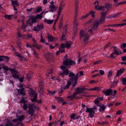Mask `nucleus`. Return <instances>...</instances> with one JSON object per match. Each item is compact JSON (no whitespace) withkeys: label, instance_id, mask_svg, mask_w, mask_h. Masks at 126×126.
Listing matches in <instances>:
<instances>
[{"label":"nucleus","instance_id":"1","mask_svg":"<svg viewBox=\"0 0 126 126\" xmlns=\"http://www.w3.org/2000/svg\"><path fill=\"white\" fill-rule=\"evenodd\" d=\"M69 77H71L70 78L69 81L72 83H73V87L75 86L77 83V81L78 78L80 77V76H79L78 73L75 75L73 73L70 72L69 75Z\"/></svg>","mask_w":126,"mask_h":126},{"label":"nucleus","instance_id":"2","mask_svg":"<svg viewBox=\"0 0 126 126\" xmlns=\"http://www.w3.org/2000/svg\"><path fill=\"white\" fill-rule=\"evenodd\" d=\"M79 35L80 39H82L83 37L84 43L85 44L87 43L89 38L88 34L86 33H84V31L82 30H81L79 33Z\"/></svg>","mask_w":126,"mask_h":126},{"label":"nucleus","instance_id":"3","mask_svg":"<svg viewBox=\"0 0 126 126\" xmlns=\"http://www.w3.org/2000/svg\"><path fill=\"white\" fill-rule=\"evenodd\" d=\"M78 9H75V16L73 21V28L74 31L77 30V28L78 25V21L77 19V17L78 14Z\"/></svg>","mask_w":126,"mask_h":126},{"label":"nucleus","instance_id":"4","mask_svg":"<svg viewBox=\"0 0 126 126\" xmlns=\"http://www.w3.org/2000/svg\"><path fill=\"white\" fill-rule=\"evenodd\" d=\"M33 107L35 108L34 104L31 103H30L29 104L28 106L29 110L27 112L31 116V118H32V116L33 115L35 112V110Z\"/></svg>","mask_w":126,"mask_h":126},{"label":"nucleus","instance_id":"5","mask_svg":"<svg viewBox=\"0 0 126 126\" xmlns=\"http://www.w3.org/2000/svg\"><path fill=\"white\" fill-rule=\"evenodd\" d=\"M9 70L11 72L12 77L14 79H16L19 78V76L18 71L13 69H10Z\"/></svg>","mask_w":126,"mask_h":126},{"label":"nucleus","instance_id":"6","mask_svg":"<svg viewBox=\"0 0 126 126\" xmlns=\"http://www.w3.org/2000/svg\"><path fill=\"white\" fill-rule=\"evenodd\" d=\"M86 112L89 113L88 115L89 117L92 118L94 116V115L95 113V111L93 110L92 108H86Z\"/></svg>","mask_w":126,"mask_h":126},{"label":"nucleus","instance_id":"7","mask_svg":"<svg viewBox=\"0 0 126 126\" xmlns=\"http://www.w3.org/2000/svg\"><path fill=\"white\" fill-rule=\"evenodd\" d=\"M63 63L65 65L67 66L69 65H75L76 64L75 62L72 61L70 59H68L67 60L64 61Z\"/></svg>","mask_w":126,"mask_h":126},{"label":"nucleus","instance_id":"8","mask_svg":"<svg viewBox=\"0 0 126 126\" xmlns=\"http://www.w3.org/2000/svg\"><path fill=\"white\" fill-rule=\"evenodd\" d=\"M44 28V25L42 23L37 24L34 27V30L36 32H39Z\"/></svg>","mask_w":126,"mask_h":126},{"label":"nucleus","instance_id":"9","mask_svg":"<svg viewBox=\"0 0 126 126\" xmlns=\"http://www.w3.org/2000/svg\"><path fill=\"white\" fill-rule=\"evenodd\" d=\"M45 56L47 60L48 61H51L53 59V55L51 53H47L45 54Z\"/></svg>","mask_w":126,"mask_h":126},{"label":"nucleus","instance_id":"10","mask_svg":"<svg viewBox=\"0 0 126 126\" xmlns=\"http://www.w3.org/2000/svg\"><path fill=\"white\" fill-rule=\"evenodd\" d=\"M113 92L112 90L111 89H108L104 90L102 92L106 95L109 96L112 95Z\"/></svg>","mask_w":126,"mask_h":126},{"label":"nucleus","instance_id":"11","mask_svg":"<svg viewBox=\"0 0 126 126\" xmlns=\"http://www.w3.org/2000/svg\"><path fill=\"white\" fill-rule=\"evenodd\" d=\"M12 2V4L14 7V10L16 11L17 9L16 8V7H17L19 6V3L16 0H11Z\"/></svg>","mask_w":126,"mask_h":126},{"label":"nucleus","instance_id":"12","mask_svg":"<svg viewBox=\"0 0 126 126\" xmlns=\"http://www.w3.org/2000/svg\"><path fill=\"white\" fill-rule=\"evenodd\" d=\"M113 53L115 55H118L122 54V52L119 51L118 48L116 47H113Z\"/></svg>","mask_w":126,"mask_h":126},{"label":"nucleus","instance_id":"13","mask_svg":"<svg viewBox=\"0 0 126 126\" xmlns=\"http://www.w3.org/2000/svg\"><path fill=\"white\" fill-rule=\"evenodd\" d=\"M99 22L97 20L95 21L93 24L92 28L95 31L97 30L99 25Z\"/></svg>","mask_w":126,"mask_h":126},{"label":"nucleus","instance_id":"14","mask_svg":"<svg viewBox=\"0 0 126 126\" xmlns=\"http://www.w3.org/2000/svg\"><path fill=\"white\" fill-rule=\"evenodd\" d=\"M65 4L63 1L61 2L60 3L59 6L58 13L61 14V10L63 9V7L65 6Z\"/></svg>","mask_w":126,"mask_h":126},{"label":"nucleus","instance_id":"15","mask_svg":"<svg viewBox=\"0 0 126 126\" xmlns=\"http://www.w3.org/2000/svg\"><path fill=\"white\" fill-rule=\"evenodd\" d=\"M47 37L48 40V41L50 42L56 41L57 39V38L54 37L48 34Z\"/></svg>","mask_w":126,"mask_h":126},{"label":"nucleus","instance_id":"16","mask_svg":"<svg viewBox=\"0 0 126 126\" xmlns=\"http://www.w3.org/2000/svg\"><path fill=\"white\" fill-rule=\"evenodd\" d=\"M69 73V71L68 69H66L63 71L62 72L60 73V76L62 77H63L64 76V75H67Z\"/></svg>","mask_w":126,"mask_h":126},{"label":"nucleus","instance_id":"17","mask_svg":"<svg viewBox=\"0 0 126 126\" xmlns=\"http://www.w3.org/2000/svg\"><path fill=\"white\" fill-rule=\"evenodd\" d=\"M16 90L19 94H20L23 96L25 95V92L24 91V88H22L21 89H16Z\"/></svg>","mask_w":126,"mask_h":126},{"label":"nucleus","instance_id":"18","mask_svg":"<svg viewBox=\"0 0 126 126\" xmlns=\"http://www.w3.org/2000/svg\"><path fill=\"white\" fill-rule=\"evenodd\" d=\"M125 69L124 68H122L119 70H118L117 72L116 76L117 77L119 76L123 73Z\"/></svg>","mask_w":126,"mask_h":126},{"label":"nucleus","instance_id":"19","mask_svg":"<svg viewBox=\"0 0 126 126\" xmlns=\"http://www.w3.org/2000/svg\"><path fill=\"white\" fill-rule=\"evenodd\" d=\"M49 8L50 9L49 11L53 12L57 9V7L54 5H50L49 6Z\"/></svg>","mask_w":126,"mask_h":126},{"label":"nucleus","instance_id":"20","mask_svg":"<svg viewBox=\"0 0 126 126\" xmlns=\"http://www.w3.org/2000/svg\"><path fill=\"white\" fill-rule=\"evenodd\" d=\"M7 123L5 125V126H16L18 124H13L11 122L8 120L7 121Z\"/></svg>","mask_w":126,"mask_h":126},{"label":"nucleus","instance_id":"21","mask_svg":"<svg viewBox=\"0 0 126 126\" xmlns=\"http://www.w3.org/2000/svg\"><path fill=\"white\" fill-rule=\"evenodd\" d=\"M84 88H79V87L76 90L77 91L76 92L78 94H81L83 92Z\"/></svg>","mask_w":126,"mask_h":126},{"label":"nucleus","instance_id":"22","mask_svg":"<svg viewBox=\"0 0 126 126\" xmlns=\"http://www.w3.org/2000/svg\"><path fill=\"white\" fill-rule=\"evenodd\" d=\"M122 84L126 85V78H124L122 79ZM126 89V86L122 89V91H123Z\"/></svg>","mask_w":126,"mask_h":126},{"label":"nucleus","instance_id":"23","mask_svg":"<svg viewBox=\"0 0 126 126\" xmlns=\"http://www.w3.org/2000/svg\"><path fill=\"white\" fill-rule=\"evenodd\" d=\"M78 94L76 92H75L72 96H68L67 98H70L71 99H73L76 98V96Z\"/></svg>","mask_w":126,"mask_h":126},{"label":"nucleus","instance_id":"24","mask_svg":"<svg viewBox=\"0 0 126 126\" xmlns=\"http://www.w3.org/2000/svg\"><path fill=\"white\" fill-rule=\"evenodd\" d=\"M98 106L100 107V108L99 109V110L100 112L104 111L106 108V106L104 105H98Z\"/></svg>","mask_w":126,"mask_h":126},{"label":"nucleus","instance_id":"25","mask_svg":"<svg viewBox=\"0 0 126 126\" xmlns=\"http://www.w3.org/2000/svg\"><path fill=\"white\" fill-rule=\"evenodd\" d=\"M70 82L68 81L67 84H66V86H65L63 87V89L64 90H65L66 89H68L70 87V86L71 84V83L70 81Z\"/></svg>","mask_w":126,"mask_h":126},{"label":"nucleus","instance_id":"26","mask_svg":"<svg viewBox=\"0 0 126 126\" xmlns=\"http://www.w3.org/2000/svg\"><path fill=\"white\" fill-rule=\"evenodd\" d=\"M22 26L21 27V29L23 30L24 31H25V28L27 26V25H24V21L23 19H22Z\"/></svg>","mask_w":126,"mask_h":126},{"label":"nucleus","instance_id":"27","mask_svg":"<svg viewBox=\"0 0 126 126\" xmlns=\"http://www.w3.org/2000/svg\"><path fill=\"white\" fill-rule=\"evenodd\" d=\"M44 87L41 86L39 87V92L41 95H43V94Z\"/></svg>","mask_w":126,"mask_h":126},{"label":"nucleus","instance_id":"28","mask_svg":"<svg viewBox=\"0 0 126 126\" xmlns=\"http://www.w3.org/2000/svg\"><path fill=\"white\" fill-rule=\"evenodd\" d=\"M101 88L100 87H94L93 88H91L89 89L88 90L89 91H95L97 90L99 91L100 90Z\"/></svg>","mask_w":126,"mask_h":126},{"label":"nucleus","instance_id":"29","mask_svg":"<svg viewBox=\"0 0 126 126\" xmlns=\"http://www.w3.org/2000/svg\"><path fill=\"white\" fill-rule=\"evenodd\" d=\"M53 21L54 20H48L47 19H45L44 21V22H45L47 23V24H50L52 23H53Z\"/></svg>","mask_w":126,"mask_h":126},{"label":"nucleus","instance_id":"30","mask_svg":"<svg viewBox=\"0 0 126 126\" xmlns=\"http://www.w3.org/2000/svg\"><path fill=\"white\" fill-rule=\"evenodd\" d=\"M105 7L108 10H109V9L112 7V5L110 4L106 3L105 4Z\"/></svg>","mask_w":126,"mask_h":126},{"label":"nucleus","instance_id":"31","mask_svg":"<svg viewBox=\"0 0 126 126\" xmlns=\"http://www.w3.org/2000/svg\"><path fill=\"white\" fill-rule=\"evenodd\" d=\"M73 43L72 42H67L66 43L65 47L67 48H69L71 46V45Z\"/></svg>","mask_w":126,"mask_h":126},{"label":"nucleus","instance_id":"32","mask_svg":"<svg viewBox=\"0 0 126 126\" xmlns=\"http://www.w3.org/2000/svg\"><path fill=\"white\" fill-rule=\"evenodd\" d=\"M105 21V18L101 17V18L99 21H98L99 23L101 24L104 22Z\"/></svg>","mask_w":126,"mask_h":126},{"label":"nucleus","instance_id":"33","mask_svg":"<svg viewBox=\"0 0 126 126\" xmlns=\"http://www.w3.org/2000/svg\"><path fill=\"white\" fill-rule=\"evenodd\" d=\"M107 13V12H101L100 14L101 17L105 18L106 16Z\"/></svg>","mask_w":126,"mask_h":126},{"label":"nucleus","instance_id":"34","mask_svg":"<svg viewBox=\"0 0 126 126\" xmlns=\"http://www.w3.org/2000/svg\"><path fill=\"white\" fill-rule=\"evenodd\" d=\"M79 1L78 0H76L75 2V9H78L79 7Z\"/></svg>","mask_w":126,"mask_h":126},{"label":"nucleus","instance_id":"35","mask_svg":"<svg viewBox=\"0 0 126 126\" xmlns=\"http://www.w3.org/2000/svg\"><path fill=\"white\" fill-rule=\"evenodd\" d=\"M65 47H66L65 45L63 43H62L61 44L60 46L58 48L59 49H60L61 48L64 49Z\"/></svg>","mask_w":126,"mask_h":126},{"label":"nucleus","instance_id":"36","mask_svg":"<svg viewBox=\"0 0 126 126\" xmlns=\"http://www.w3.org/2000/svg\"><path fill=\"white\" fill-rule=\"evenodd\" d=\"M37 97V93L35 94V95L33 98L31 99V100L32 102H35L36 101V99Z\"/></svg>","mask_w":126,"mask_h":126},{"label":"nucleus","instance_id":"37","mask_svg":"<svg viewBox=\"0 0 126 126\" xmlns=\"http://www.w3.org/2000/svg\"><path fill=\"white\" fill-rule=\"evenodd\" d=\"M12 15H6L5 16V19L8 20L11 19V17Z\"/></svg>","mask_w":126,"mask_h":126},{"label":"nucleus","instance_id":"38","mask_svg":"<svg viewBox=\"0 0 126 126\" xmlns=\"http://www.w3.org/2000/svg\"><path fill=\"white\" fill-rule=\"evenodd\" d=\"M37 20V19L35 17L33 18L32 20V23L31 24V26H33V24L34 23L36 22H37V21L36 20Z\"/></svg>","mask_w":126,"mask_h":126},{"label":"nucleus","instance_id":"39","mask_svg":"<svg viewBox=\"0 0 126 126\" xmlns=\"http://www.w3.org/2000/svg\"><path fill=\"white\" fill-rule=\"evenodd\" d=\"M126 3V0L124 1H123L121 2H119L118 4H116L115 5V6H118L122 4H124Z\"/></svg>","mask_w":126,"mask_h":126},{"label":"nucleus","instance_id":"40","mask_svg":"<svg viewBox=\"0 0 126 126\" xmlns=\"http://www.w3.org/2000/svg\"><path fill=\"white\" fill-rule=\"evenodd\" d=\"M3 61L5 62H7L9 59V58L7 57L3 56L2 57Z\"/></svg>","mask_w":126,"mask_h":126},{"label":"nucleus","instance_id":"41","mask_svg":"<svg viewBox=\"0 0 126 126\" xmlns=\"http://www.w3.org/2000/svg\"><path fill=\"white\" fill-rule=\"evenodd\" d=\"M55 98L58 101H61L62 102L64 101L63 99L61 97H55Z\"/></svg>","mask_w":126,"mask_h":126},{"label":"nucleus","instance_id":"42","mask_svg":"<svg viewBox=\"0 0 126 126\" xmlns=\"http://www.w3.org/2000/svg\"><path fill=\"white\" fill-rule=\"evenodd\" d=\"M67 34V32H63V33L62 34V40H64L65 39V36Z\"/></svg>","mask_w":126,"mask_h":126},{"label":"nucleus","instance_id":"43","mask_svg":"<svg viewBox=\"0 0 126 126\" xmlns=\"http://www.w3.org/2000/svg\"><path fill=\"white\" fill-rule=\"evenodd\" d=\"M78 63H79L80 62L82 59V57H80V54L79 53L78 54Z\"/></svg>","mask_w":126,"mask_h":126},{"label":"nucleus","instance_id":"44","mask_svg":"<svg viewBox=\"0 0 126 126\" xmlns=\"http://www.w3.org/2000/svg\"><path fill=\"white\" fill-rule=\"evenodd\" d=\"M42 15H40V14L37 15L35 17L37 19H41L42 18Z\"/></svg>","mask_w":126,"mask_h":126},{"label":"nucleus","instance_id":"45","mask_svg":"<svg viewBox=\"0 0 126 126\" xmlns=\"http://www.w3.org/2000/svg\"><path fill=\"white\" fill-rule=\"evenodd\" d=\"M31 23L32 21L31 19H29L27 20L26 21V23L27 25H30L31 26Z\"/></svg>","mask_w":126,"mask_h":126},{"label":"nucleus","instance_id":"46","mask_svg":"<svg viewBox=\"0 0 126 126\" xmlns=\"http://www.w3.org/2000/svg\"><path fill=\"white\" fill-rule=\"evenodd\" d=\"M89 15V14H87L85 15L82 16L80 19H85L88 17Z\"/></svg>","mask_w":126,"mask_h":126},{"label":"nucleus","instance_id":"47","mask_svg":"<svg viewBox=\"0 0 126 126\" xmlns=\"http://www.w3.org/2000/svg\"><path fill=\"white\" fill-rule=\"evenodd\" d=\"M19 121H21L24 120V116L23 115L21 116L18 118Z\"/></svg>","mask_w":126,"mask_h":126},{"label":"nucleus","instance_id":"48","mask_svg":"<svg viewBox=\"0 0 126 126\" xmlns=\"http://www.w3.org/2000/svg\"><path fill=\"white\" fill-rule=\"evenodd\" d=\"M94 13L95 12L94 11H90L89 13L88 14H89V15L90 14H91L92 17H94L95 16V15L94 14Z\"/></svg>","mask_w":126,"mask_h":126},{"label":"nucleus","instance_id":"49","mask_svg":"<svg viewBox=\"0 0 126 126\" xmlns=\"http://www.w3.org/2000/svg\"><path fill=\"white\" fill-rule=\"evenodd\" d=\"M75 116V113H72L71 114L70 117L71 119L73 120H75V119L74 118Z\"/></svg>","mask_w":126,"mask_h":126},{"label":"nucleus","instance_id":"50","mask_svg":"<svg viewBox=\"0 0 126 126\" xmlns=\"http://www.w3.org/2000/svg\"><path fill=\"white\" fill-rule=\"evenodd\" d=\"M36 93H35V91L33 90H31V92L29 93V94L32 95H33L34 94L35 95Z\"/></svg>","mask_w":126,"mask_h":126},{"label":"nucleus","instance_id":"51","mask_svg":"<svg viewBox=\"0 0 126 126\" xmlns=\"http://www.w3.org/2000/svg\"><path fill=\"white\" fill-rule=\"evenodd\" d=\"M28 106L27 104H24L23 106V108L24 110H26L28 108Z\"/></svg>","mask_w":126,"mask_h":126},{"label":"nucleus","instance_id":"52","mask_svg":"<svg viewBox=\"0 0 126 126\" xmlns=\"http://www.w3.org/2000/svg\"><path fill=\"white\" fill-rule=\"evenodd\" d=\"M102 62V61L101 60H99L94 62L93 63V65H94L97 64H99L100 63Z\"/></svg>","mask_w":126,"mask_h":126},{"label":"nucleus","instance_id":"53","mask_svg":"<svg viewBox=\"0 0 126 126\" xmlns=\"http://www.w3.org/2000/svg\"><path fill=\"white\" fill-rule=\"evenodd\" d=\"M126 25V22H124L122 23L117 24V27L119 26H123Z\"/></svg>","mask_w":126,"mask_h":126},{"label":"nucleus","instance_id":"54","mask_svg":"<svg viewBox=\"0 0 126 126\" xmlns=\"http://www.w3.org/2000/svg\"><path fill=\"white\" fill-rule=\"evenodd\" d=\"M42 46L39 45H38L37 43H36L35 47L38 49H40L42 47Z\"/></svg>","mask_w":126,"mask_h":126},{"label":"nucleus","instance_id":"55","mask_svg":"<svg viewBox=\"0 0 126 126\" xmlns=\"http://www.w3.org/2000/svg\"><path fill=\"white\" fill-rule=\"evenodd\" d=\"M32 75L31 74H27V78L28 79H31Z\"/></svg>","mask_w":126,"mask_h":126},{"label":"nucleus","instance_id":"56","mask_svg":"<svg viewBox=\"0 0 126 126\" xmlns=\"http://www.w3.org/2000/svg\"><path fill=\"white\" fill-rule=\"evenodd\" d=\"M27 102V101L25 99H23L21 100L20 101V103H21L26 104L25 103Z\"/></svg>","mask_w":126,"mask_h":126},{"label":"nucleus","instance_id":"57","mask_svg":"<svg viewBox=\"0 0 126 126\" xmlns=\"http://www.w3.org/2000/svg\"><path fill=\"white\" fill-rule=\"evenodd\" d=\"M2 68L5 70L6 71H8V70H9V68L8 66L6 65H4L2 66Z\"/></svg>","mask_w":126,"mask_h":126},{"label":"nucleus","instance_id":"58","mask_svg":"<svg viewBox=\"0 0 126 126\" xmlns=\"http://www.w3.org/2000/svg\"><path fill=\"white\" fill-rule=\"evenodd\" d=\"M120 47L121 48H123L126 47V43H124L121 44Z\"/></svg>","mask_w":126,"mask_h":126},{"label":"nucleus","instance_id":"59","mask_svg":"<svg viewBox=\"0 0 126 126\" xmlns=\"http://www.w3.org/2000/svg\"><path fill=\"white\" fill-rule=\"evenodd\" d=\"M42 10L41 7H38L37 8L36 10V12H37L39 13L42 11Z\"/></svg>","mask_w":126,"mask_h":126},{"label":"nucleus","instance_id":"60","mask_svg":"<svg viewBox=\"0 0 126 126\" xmlns=\"http://www.w3.org/2000/svg\"><path fill=\"white\" fill-rule=\"evenodd\" d=\"M107 27H117V24H112L111 25H109L106 26Z\"/></svg>","mask_w":126,"mask_h":126},{"label":"nucleus","instance_id":"61","mask_svg":"<svg viewBox=\"0 0 126 126\" xmlns=\"http://www.w3.org/2000/svg\"><path fill=\"white\" fill-rule=\"evenodd\" d=\"M105 9V7L103 6H100V8L98 9V10H101L102 11H104Z\"/></svg>","mask_w":126,"mask_h":126},{"label":"nucleus","instance_id":"62","mask_svg":"<svg viewBox=\"0 0 126 126\" xmlns=\"http://www.w3.org/2000/svg\"><path fill=\"white\" fill-rule=\"evenodd\" d=\"M47 91L49 92V93L51 94H55L56 93L55 91L52 92L51 91H49L48 90H47Z\"/></svg>","mask_w":126,"mask_h":126},{"label":"nucleus","instance_id":"63","mask_svg":"<svg viewBox=\"0 0 126 126\" xmlns=\"http://www.w3.org/2000/svg\"><path fill=\"white\" fill-rule=\"evenodd\" d=\"M18 57L19 58V59L21 61H22L23 59L24 58L23 56L21 55H20L19 57Z\"/></svg>","mask_w":126,"mask_h":126},{"label":"nucleus","instance_id":"64","mask_svg":"<svg viewBox=\"0 0 126 126\" xmlns=\"http://www.w3.org/2000/svg\"><path fill=\"white\" fill-rule=\"evenodd\" d=\"M99 72L100 74L101 75H103L104 74V71L102 70H100Z\"/></svg>","mask_w":126,"mask_h":126}]
</instances>
